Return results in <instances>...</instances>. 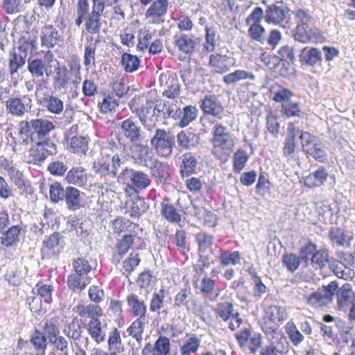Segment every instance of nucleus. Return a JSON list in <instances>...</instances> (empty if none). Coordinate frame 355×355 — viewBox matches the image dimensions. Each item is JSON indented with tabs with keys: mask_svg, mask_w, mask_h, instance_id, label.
Masks as SVG:
<instances>
[{
	"mask_svg": "<svg viewBox=\"0 0 355 355\" xmlns=\"http://www.w3.org/2000/svg\"><path fill=\"white\" fill-rule=\"evenodd\" d=\"M329 267L334 275L340 279L345 280L349 279H352L354 275V272L352 268L345 266L333 257L330 259Z\"/></svg>",
	"mask_w": 355,
	"mask_h": 355,
	"instance_id": "37",
	"label": "nucleus"
},
{
	"mask_svg": "<svg viewBox=\"0 0 355 355\" xmlns=\"http://www.w3.org/2000/svg\"><path fill=\"white\" fill-rule=\"evenodd\" d=\"M70 148L75 153H85L88 150V141L84 137H73Z\"/></svg>",
	"mask_w": 355,
	"mask_h": 355,
	"instance_id": "59",
	"label": "nucleus"
},
{
	"mask_svg": "<svg viewBox=\"0 0 355 355\" xmlns=\"http://www.w3.org/2000/svg\"><path fill=\"white\" fill-rule=\"evenodd\" d=\"M296 27L293 37L297 42L304 44L318 40L321 33L314 25V19L308 10L297 9L293 12Z\"/></svg>",
	"mask_w": 355,
	"mask_h": 355,
	"instance_id": "2",
	"label": "nucleus"
},
{
	"mask_svg": "<svg viewBox=\"0 0 355 355\" xmlns=\"http://www.w3.org/2000/svg\"><path fill=\"white\" fill-rule=\"evenodd\" d=\"M182 157L180 173L182 177H188L195 173L198 165V160L191 153L183 154Z\"/></svg>",
	"mask_w": 355,
	"mask_h": 355,
	"instance_id": "34",
	"label": "nucleus"
},
{
	"mask_svg": "<svg viewBox=\"0 0 355 355\" xmlns=\"http://www.w3.org/2000/svg\"><path fill=\"white\" fill-rule=\"evenodd\" d=\"M66 188L64 189L60 182H56L51 184L49 188V195L52 202H58L64 200Z\"/></svg>",
	"mask_w": 355,
	"mask_h": 355,
	"instance_id": "55",
	"label": "nucleus"
},
{
	"mask_svg": "<svg viewBox=\"0 0 355 355\" xmlns=\"http://www.w3.org/2000/svg\"><path fill=\"white\" fill-rule=\"evenodd\" d=\"M135 235L132 234H125L121 239L118 240L115 246L114 259L117 262L120 261L121 256L125 254L132 247L134 242Z\"/></svg>",
	"mask_w": 355,
	"mask_h": 355,
	"instance_id": "33",
	"label": "nucleus"
},
{
	"mask_svg": "<svg viewBox=\"0 0 355 355\" xmlns=\"http://www.w3.org/2000/svg\"><path fill=\"white\" fill-rule=\"evenodd\" d=\"M146 166L150 168L151 175L157 184H164L168 178V166L157 158L150 159V163L146 164Z\"/></svg>",
	"mask_w": 355,
	"mask_h": 355,
	"instance_id": "18",
	"label": "nucleus"
},
{
	"mask_svg": "<svg viewBox=\"0 0 355 355\" xmlns=\"http://www.w3.org/2000/svg\"><path fill=\"white\" fill-rule=\"evenodd\" d=\"M90 283L89 276H82L75 272L68 277L69 288L75 293H80Z\"/></svg>",
	"mask_w": 355,
	"mask_h": 355,
	"instance_id": "36",
	"label": "nucleus"
},
{
	"mask_svg": "<svg viewBox=\"0 0 355 355\" xmlns=\"http://www.w3.org/2000/svg\"><path fill=\"white\" fill-rule=\"evenodd\" d=\"M174 40L179 51L186 54H191L193 53L199 43L197 38L186 34L175 35Z\"/></svg>",
	"mask_w": 355,
	"mask_h": 355,
	"instance_id": "20",
	"label": "nucleus"
},
{
	"mask_svg": "<svg viewBox=\"0 0 355 355\" xmlns=\"http://www.w3.org/2000/svg\"><path fill=\"white\" fill-rule=\"evenodd\" d=\"M88 331L91 337L98 344L105 340V334L103 333L101 322L98 319L90 320L89 322Z\"/></svg>",
	"mask_w": 355,
	"mask_h": 355,
	"instance_id": "48",
	"label": "nucleus"
},
{
	"mask_svg": "<svg viewBox=\"0 0 355 355\" xmlns=\"http://www.w3.org/2000/svg\"><path fill=\"white\" fill-rule=\"evenodd\" d=\"M287 315L285 307L277 305H270L265 309L263 316L273 321H277L279 323L284 321L287 318Z\"/></svg>",
	"mask_w": 355,
	"mask_h": 355,
	"instance_id": "40",
	"label": "nucleus"
},
{
	"mask_svg": "<svg viewBox=\"0 0 355 355\" xmlns=\"http://www.w3.org/2000/svg\"><path fill=\"white\" fill-rule=\"evenodd\" d=\"M21 227L17 225L10 227L1 237L2 245L6 247L15 245L19 241V236L21 233Z\"/></svg>",
	"mask_w": 355,
	"mask_h": 355,
	"instance_id": "39",
	"label": "nucleus"
},
{
	"mask_svg": "<svg viewBox=\"0 0 355 355\" xmlns=\"http://www.w3.org/2000/svg\"><path fill=\"white\" fill-rule=\"evenodd\" d=\"M32 100L27 96L22 98L12 97L6 101V107L8 112L14 116L22 117L27 112L25 102H31Z\"/></svg>",
	"mask_w": 355,
	"mask_h": 355,
	"instance_id": "15",
	"label": "nucleus"
},
{
	"mask_svg": "<svg viewBox=\"0 0 355 355\" xmlns=\"http://www.w3.org/2000/svg\"><path fill=\"white\" fill-rule=\"evenodd\" d=\"M108 348L110 352L121 353L124 351V345L122 343L119 331L116 328H114L110 333L108 336Z\"/></svg>",
	"mask_w": 355,
	"mask_h": 355,
	"instance_id": "42",
	"label": "nucleus"
},
{
	"mask_svg": "<svg viewBox=\"0 0 355 355\" xmlns=\"http://www.w3.org/2000/svg\"><path fill=\"white\" fill-rule=\"evenodd\" d=\"M322 60V53L316 48L306 46L300 50V61L304 64L313 66Z\"/></svg>",
	"mask_w": 355,
	"mask_h": 355,
	"instance_id": "28",
	"label": "nucleus"
},
{
	"mask_svg": "<svg viewBox=\"0 0 355 355\" xmlns=\"http://www.w3.org/2000/svg\"><path fill=\"white\" fill-rule=\"evenodd\" d=\"M121 64L126 72L132 73L139 69L140 60L136 55L124 53L121 56Z\"/></svg>",
	"mask_w": 355,
	"mask_h": 355,
	"instance_id": "49",
	"label": "nucleus"
},
{
	"mask_svg": "<svg viewBox=\"0 0 355 355\" xmlns=\"http://www.w3.org/2000/svg\"><path fill=\"white\" fill-rule=\"evenodd\" d=\"M74 272L82 276H89L92 268L89 261L84 258H78L73 261Z\"/></svg>",
	"mask_w": 355,
	"mask_h": 355,
	"instance_id": "57",
	"label": "nucleus"
},
{
	"mask_svg": "<svg viewBox=\"0 0 355 355\" xmlns=\"http://www.w3.org/2000/svg\"><path fill=\"white\" fill-rule=\"evenodd\" d=\"M201 108L206 114L221 119L223 106L216 95H206L202 101Z\"/></svg>",
	"mask_w": 355,
	"mask_h": 355,
	"instance_id": "16",
	"label": "nucleus"
},
{
	"mask_svg": "<svg viewBox=\"0 0 355 355\" xmlns=\"http://www.w3.org/2000/svg\"><path fill=\"white\" fill-rule=\"evenodd\" d=\"M146 206L144 198L137 197L130 202V215L131 217H139L146 210Z\"/></svg>",
	"mask_w": 355,
	"mask_h": 355,
	"instance_id": "58",
	"label": "nucleus"
},
{
	"mask_svg": "<svg viewBox=\"0 0 355 355\" xmlns=\"http://www.w3.org/2000/svg\"><path fill=\"white\" fill-rule=\"evenodd\" d=\"M177 142L178 146L183 149H191L199 144L200 137L198 135L189 131L182 130L177 136Z\"/></svg>",
	"mask_w": 355,
	"mask_h": 355,
	"instance_id": "26",
	"label": "nucleus"
},
{
	"mask_svg": "<svg viewBox=\"0 0 355 355\" xmlns=\"http://www.w3.org/2000/svg\"><path fill=\"white\" fill-rule=\"evenodd\" d=\"M51 64H46L42 59H33L28 60V70L33 78V80L43 78L44 75L49 77L52 73Z\"/></svg>",
	"mask_w": 355,
	"mask_h": 355,
	"instance_id": "14",
	"label": "nucleus"
},
{
	"mask_svg": "<svg viewBox=\"0 0 355 355\" xmlns=\"http://www.w3.org/2000/svg\"><path fill=\"white\" fill-rule=\"evenodd\" d=\"M336 295L337 304L340 309L346 308L353 303L354 293L349 284H345L338 288V282L332 281L329 284L318 288L306 299L307 303L315 307H322L330 304Z\"/></svg>",
	"mask_w": 355,
	"mask_h": 355,
	"instance_id": "1",
	"label": "nucleus"
},
{
	"mask_svg": "<svg viewBox=\"0 0 355 355\" xmlns=\"http://www.w3.org/2000/svg\"><path fill=\"white\" fill-rule=\"evenodd\" d=\"M22 0H3L2 8L8 15H16L21 12Z\"/></svg>",
	"mask_w": 355,
	"mask_h": 355,
	"instance_id": "64",
	"label": "nucleus"
},
{
	"mask_svg": "<svg viewBox=\"0 0 355 355\" xmlns=\"http://www.w3.org/2000/svg\"><path fill=\"white\" fill-rule=\"evenodd\" d=\"M302 259L293 253L284 254L282 257V263L291 272L295 271L300 266Z\"/></svg>",
	"mask_w": 355,
	"mask_h": 355,
	"instance_id": "61",
	"label": "nucleus"
},
{
	"mask_svg": "<svg viewBox=\"0 0 355 355\" xmlns=\"http://www.w3.org/2000/svg\"><path fill=\"white\" fill-rule=\"evenodd\" d=\"M87 174L82 166H76L70 169L66 177L65 180L69 184L85 187L87 183Z\"/></svg>",
	"mask_w": 355,
	"mask_h": 355,
	"instance_id": "21",
	"label": "nucleus"
},
{
	"mask_svg": "<svg viewBox=\"0 0 355 355\" xmlns=\"http://www.w3.org/2000/svg\"><path fill=\"white\" fill-rule=\"evenodd\" d=\"M235 337L242 348H248L252 354H256L262 345V336L250 329H244L236 334Z\"/></svg>",
	"mask_w": 355,
	"mask_h": 355,
	"instance_id": "10",
	"label": "nucleus"
},
{
	"mask_svg": "<svg viewBox=\"0 0 355 355\" xmlns=\"http://www.w3.org/2000/svg\"><path fill=\"white\" fill-rule=\"evenodd\" d=\"M265 6V21L268 24L274 25L281 24L291 19L290 10L286 4L282 1L275 3L266 4L263 1Z\"/></svg>",
	"mask_w": 355,
	"mask_h": 355,
	"instance_id": "6",
	"label": "nucleus"
},
{
	"mask_svg": "<svg viewBox=\"0 0 355 355\" xmlns=\"http://www.w3.org/2000/svg\"><path fill=\"white\" fill-rule=\"evenodd\" d=\"M6 169L11 180L22 193H31V187L30 184L24 180L23 173L21 171L13 166H8Z\"/></svg>",
	"mask_w": 355,
	"mask_h": 355,
	"instance_id": "27",
	"label": "nucleus"
},
{
	"mask_svg": "<svg viewBox=\"0 0 355 355\" xmlns=\"http://www.w3.org/2000/svg\"><path fill=\"white\" fill-rule=\"evenodd\" d=\"M58 71H56V75L54 78V87L57 89H63L69 81V71L67 68L63 67L62 69L58 68Z\"/></svg>",
	"mask_w": 355,
	"mask_h": 355,
	"instance_id": "62",
	"label": "nucleus"
},
{
	"mask_svg": "<svg viewBox=\"0 0 355 355\" xmlns=\"http://www.w3.org/2000/svg\"><path fill=\"white\" fill-rule=\"evenodd\" d=\"M170 340L167 337L160 336L153 349V355H169Z\"/></svg>",
	"mask_w": 355,
	"mask_h": 355,
	"instance_id": "56",
	"label": "nucleus"
},
{
	"mask_svg": "<svg viewBox=\"0 0 355 355\" xmlns=\"http://www.w3.org/2000/svg\"><path fill=\"white\" fill-rule=\"evenodd\" d=\"M150 145L158 156L168 157L175 146V136L171 131L156 128L150 139Z\"/></svg>",
	"mask_w": 355,
	"mask_h": 355,
	"instance_id": "4",
	"label": "nucleus"
},
{
	"mask_svg": "<svg viewBox=\"0 0 355 355\" xmlns=\"http://www.w3.org/2000/svg\"><path fill=\"white\" fill-rule=\"evenodd\" d=\"M64 200L68 209L71 211L79 209L83 202L80 190L73 186H67Z\"/></svg>",
	"mask_w": 355,
	"mask_h": 355,
	"instance_id": "23",
	"label": "nucleus"
},
{
	"mask_svg": "<svg viewBox=\"0 0 355 355\" xmlns=\"http://www.w3.org/2000/svg\"><path fill=\"white\" fill-rule=\"evenodd\" d=\"M255 76L250 71L237 69L223 76V82L228 85H235L239 81L245 80H254Z\"/></svg>",
	"mask_w": 355,
	"mask_h": 355,
	"instance_id": "35",
	"label": "nucleus"
},
{
	"mask_svg": "<svg viewBox=\"0 0 355 355\" xmlns=\"http://www.w3.org/2000/svg\"><path fill=\"white\" fill-rule=\"evenodd\" d=\"M152 109L153 105L150 103H146L140 108H137L135 110L141 123L148 131H152L156 126V123L152 121L150 117H149L151 112H153V110H152Z\"/></svg>",
	"mask_w": 355,
	"mask_h": 355,
	"instance_id": "31",
	"label": "nucleus"
},
{
	"mask_svg": "<svg viewBox=\"0 0 355 355\" xmlns=\"http://www.w3.org/2000/svg\"><path fill=\"white\" fill-rule=\"evenodd\" d=\"M54 128L51 121L43 118L21 121L19 123V133L21 135H25L26 137L23 139L21 144L28 145L34 134H36L40 139H45Z\"/></svg>",
	"mask_w": 355,
	"mask_h": 355,
	"instance_id": "3",
	"label": "nucleus"
},
{
	"mask_svg": "<svg viewBox=\"0 0 355 355\" xmlns=\"http://www.w3.org/2000/svg\"><path fill=\"white\" fill-rule=\"evenodd\" d=\"M30 342L36 351L41 352L42 354H44L48 345L47 338L44 334L35 329L31 336Z\"/></svg>",
	"mask_w": 355,
	"mask_h": 355,
	"instance_id": "50",
	"label": "nucleus"
},
{
	"mask_svg": "<svg viewBox=\"0 0 355 355\" xmlns=\"http://www.w3.org/2000/svg\"><path fill=\"white\" fill-rule=\"evenodd\" d=\"M230 58L225 55L219 53L211 55L209 65L213 67L211 73L223 74L228 71L230 69Z\"/></svg>",
	"mask_w": 355,
	"mask_h": 355,
	"instance_id": "24",
	"label": "nucleus"
},
{
	"mask_svg": "<svg viewBox=\"0 0 355 355\" xmlns=\"http://www.w3.org/2000/svg\"><path fill=\"white\" fill-rule=\"evenodd\" d=\"M221 264L223 266L236 265L241 261L240 253L238 251L229 252L224 251L218 257Z\"/></svg>",
	"mask_w": 355,
	"mask_h": 355,
	"instance_id": "60",
	"label": "nucleus"
},
{
	"mask_svg": "<svg viewBox=\"0 0 355 355\" xmlns=\"http://www.w3.org/2000/svg\"><path fill=\"white\" fill-rule=\"evenodd\" d=\"M105 8L92 5V11L87 1V14L85 18V29L91 34H98L102 26L101 17Z\"/></svg>",
	"mask_w": 355,
	"mask_h": 355,
	"instance_id": "12",
	"label": "nucleus"
},
{
	"mask_svg": "<svg viewBox=\"0 0 355 355\" xmlns=\"http://www.w3.org/2000/svg\"><path fill=\"white\" fill-rule=\"evenodd\" d=\"M215 311L224 321H227L235 314L234 305L229 302L218 303L216 305Z\"/></svg>",
	"mask_w": 355,
	"mask_h": 355,
	"instance_id": "53",
	"label": "nucleus"
},
{
	"mask_svg": "<svg viewBox=\"0 0 355 355\" xmlns=\"http://www.w3.org/2000/svg\"><path fill=\"white\" fill-rule=\"evenodd\" d=\"M76 313L82 318H89L91 320H97L102 315V310L98 305L89 304L84 306L78 304L75 307Z\"/></svg>",
	"mask_w": 355,
	"mask_h": 355,
	"instance_id": "38",
	"label": "nucleus"
},
{
	"mask_svg": "<svg viewBox=\"0 0 355 355\" xmlns=\"http://www.w3.org/2000/svg\"><path fill=\"white\" fill-rule=\"evenodd\" d=\"M153 109V114L163 119L179 117L178 115L179 108L176 104L177 101L170 99L168 101L157 100Z\"/></svg>",
	"mask_w": 355,
	"mask_h": 355,
	"instance_id": "13",
	"label": "nucleus"
},
{
	"mask_svg": "<svg viewBox=\"0 0 355 355\" xmlns=\"http://www.w3.org/2000/svg\"><path fill=\"white\" fill-rule=\"evenodd\" d=\"M161 214L170 223H178L181 220L180 215L171 204L162 202L161 204Z\"/></svg>",
	"mask_w": 355,
	"mask_h": 355,
	"instance_id": "51",
	"label": "nucleus"
},
{
	"mask_svg": "<svg viewBox=\"0 0 355 355\" xmlns=\"http://www.w3.org/2000/svg\"><path fill=\"white\" fill-rule=\"evenodd\" d=\"M180 92V85L177 79L174 78H167L163 95L170 99L175 100V98L178 96Z\"/></svg>",
	"mask_w": 355,
	"mask_h": 355,
	"instance_id": "54",
	"label": "nucleus"
},
{
	"mask_svg": "<svg viewBox=\"0 0 355 355\" xmlns=\"http://www.w3.org/2000/svg\"><path fill=\"white\" fill-rule=\"evenodd\" d=\"M168 6V0L155 1L146 10L145 16L146 18H152L153 19H159L166 14Z\"/></svg>",
	"mask_w": 355,
	"mask_h": 355,
	"instance_id": "29",
	"label": "nucleus"
},
{
	"mask_svg": "<svg viewBox=\"0 0 355 355\" xmlns=\"http://www.w3.org/2000/svg\"><path fill=\"white\" fill-rule=\"evenodd\" d=\"M63 333L69 341H73L76 347L83 345L85 349L89 348V338L83 335V328L77 318L74 317L70 322L64 326Z\"/></svg>",
	"mask_w": 355,
	"mask_h": 355,
	"instance_id": "8",
	"label": "nucleus"
},
{
	"mask_svg": "<svg viewBox=\"0 0 355 355\" xmlns=\"http://www.w3.org/2000/svg\"><path fill=\"white\" fill-rule=\"evenodd\" d=\"M26 63V56L13 51L10 54L8 69L11 80L14 85L17 83L18 70Z\"/></svg>",
	"mask_w": 355,
	"mask_h": 355,
	"instance_id": "25",
	"label": "nucleus"
},
{
	"mask_svg": "<svg viewBox=\"0 0 355 355\" xmlns=\"http://www.w3.org/2000/svg\"><path fill=\"white\" fill-rule=\"evenodd\" d=\"M328 173L323 167L319 168L315 172L309 174L304 179V185L308 188L320 187L326 182Z\"/></svg>",
	"mask_w": 355,
	"mask_h": 355,
	"instance_id": "30",
	"label": "nucleus"
},
{
	"mask_svg": "<svg viewBox=\"0 0 355 355\" xmlns=\"http://www.w3.org/2000/svg\"><path fill=\"white\" fill-rule=\"evenodd\" d=\"M285 330L295 346L299 345L304 340V336L299 331L294 322H288L286 324Z\"/></svg>",
	"mask_w": 355,
	"mask_h": 355,
	"instance_id": "52",
	"label": "nucleus"
},
{
	"mask_svg": "<svg viewBox=\"0 0 355 355\" xmlns=\"http://www.w3.org/2000/svg\"><path fill=\"white\" fill-rule=\"evenodd\" d=\"M201 343V340L196 336L188 337L180 347V352L181 355H189L196 353Z\"/></svg>",
	"mask_w": 355,
	"mask_h": 355,
	"instance_id": "45",
	"label": "nucleus"
},
{
	"mask_svg": "<svg viewBox=\"0 0 355 355\" xmlns=\"http://www.w3.org/2000/svg\"><path fill=\"white\" fill-rule=\"evenodd\" d=\"M196 241L198 243L199 253H205L209 249L214 253L212 248L214 244V236L205 232H200L196 234Z\"/></svg>",
	"mask_w": 355,
	"mask_h": 355,
	"instance_id": "43",
	"label": "nucleus"
},
{
	"mask_svg": "<svg viewBox=\"0 0 355 355\" xmlns=\"http://www.w3.org/2000/svg\"><path fill=\"white\" fill-rule=\"evenodd\" d=\"M128 333L133 338L135 339L137 343L132 345L137 349H139L141 346L142 334L144 331L143 323L139 319L134 321L127 329Z\"/></svg>",
	"mask_w": 355,
	"mask_h": 355,
	"instance_id": "46",
	"label": "nucleus"
},
{
	"mask_svg": "<svg viewBox=\"0 0 355 355\" xmlns=\"http://www.w3.org/2000/svg\"><path fill=\"white\" fill-rule=\"evenodd\" d=\"M249 26L248 34L251 38L261 44H263L265 41V28L259 23H257V24H250Z\"/></svg>",
	"mask_w": 355,
	"mask_h": 355,
	"instance_id": "63",
	"label": "nucleus"
},
{
	"mask_svg": "<svg viewBox=\"0 0 355 355\" xmlns=\"http://www.w3.org/2000/svg\"><path fill=\"white\" fill-rule=\"evenodd\" d=\"M134 143L130 147V150L141 164L146 166V164L150 163V159H155L152 149L148 145Z\"/></svg>",
	"mask_w": 355,
	"mask_h": 355,
	"instance_id": "22",
	"label": "nucleus"
},
{
	"mask_svg": "<svg viewBox=\"0 0 355 355\" xmlns=\"http://www.w3.org/2000/svg\"><path fill=\"white\" fill-rule=\"evenodd\" d=\"M303 150L315 160L324 162L327 160V153L320 140L309 132H302L300 137Z\"/></svg>",
	"mask_w": 355,
	"mask_h": 355,
	"instance_id": "5",
	"label": "nucleus"
},
{
	"mask_svg": "<svg viewBox=\"0 0 355 355\" xmlns=\"http://www.w3.org/2000/svg\"><path fill=\"white\" fill-rule=\"evenodd\" d=\"M198 112V109L191 105L185 106L182 111L179 109L178 113V115L179 116L178 118L180 119L178 123L179 126L181 128L187 126L191 121L196 119Z\"/></svg>",
	"mask_w": 355,
	"mask_h": 355,
	"instance_id": "41",
	"label": "nucleus"
},
{
	"mask_svg": "<svg viewBox=\"0 0 355 355\" xmlns=\"http://www.w3.org/2000/svg\"><path fill=\"white\" fill-rule=\"evenodd\" d=\"M261 328L267 339L272 345H281L284 347V345L288 344L286 338L280 329L279 324L277 321H273L263 316L261 321Z\"/></svg>",
	"mask_w": 355,
	"mask_h": 355,
	"instance_id": "7",
	"label": "nucleus"
},
{
	"mask_svg": "<svg viewBox=\"0 0 355 355\" xmlns=\"http://www.w3.org/2000/svg\"><path fill=\"white\" fill-rule=\"evenodd\" d=\"M61 33L52 25L44 26L41 31L42 46L48 49L55 47L60 40Z\"/></svg>",
	"mask_w": 355,
	"mask_h": 355,
	"instance_id": "17",
	"label": "nucleus"
},
{
	"mask_svg": "<svg viewBox=\"0 0 355 355\" xmlns=\"http://www.w3.org/2000/svg\"><path fill=\"white\" fill-rule=\"evenodd\" d=\"M211 143L214 148L223 150H231L234 146V139L227 128L221 123H216L212 129Z\"/></svg>",
	"mask_w": 355,
	"mask_h": 355,
	"instance_id": "9",
	"label": "nucleus"
},
{
	"mask_svg": "<svg viewBox=\"0 0 355 355\" xmlns=\"http://www.w3.org/2000/svg\"><path fill=\"white\" fill-rule=\"evenodd\" d=\"M127 302L131 313L137 317L144 318L146 312V306L143 300L136 294H130L127 297Z\"/></svg>",
	"mask_w": 355,
	"mask_h": 355,
	"instance_id": "32",
	"label": "nucleus"
},
{
	"mask_svg": "<svg viewBox=\"0 0 355 355\" xmlns=\"http://www.w3.org/2000/svg\"><path fill=\"white\" fill-rule=\"evenodd\" d=\"M119 178L128 181L139 190L146 189L151 183V180L148 174L142 171L133 168H125L122 171Z\"/></svg>",
	"mask_w": 355,
	"mask_h": 355,
	"instance_id": "11",
	"label": "nucleus"
},
{
	"mask_svg": "<svg viewBox=\"0 0 355 355\" xmlns=\"http://www.w3.org/2000/svg\"><path fill=\"white\" fill-rule=\"evenodd\" d=\"M49 343L53 347L51 352H60L63 355H68L69 340L67 337L59 334L53 338H50Z\"/></svg>",
	"mask_w": 355,
	"mask_h": 355,
	"instance_id": "47",
	"label": "nucleus"
},
{
	"mask_svg": "<svg viewBox=\"0 0 355 355\" xmlns=\"http://www.w3.org/2000/svg\"><path fill=\"white\" fill-rule=\"evenodd\" d=\"M122 134L131 142H137L141 137V130L132 118L122 121L121 124Z\"/></svg>",
	"mask_w": 355,
	"mask_h": 355,
	"instance_id": "19",
	"label": "nucleus"
},
{
	"mask_svg": "<svg viewBox=\"0 0 355 355\" xmlns=\"http://www.w3.org/2000/svg\"><path fill=\"white\" fill-rule=\"evenodd\" d=\"M331 258L327 249H320L311 257V265L316 270L322 269L327 264L329 265Z\"/></svg>",
	"mask_w": 355,
	"mask_h": 355,
	"instance_id": "44",
	"label": "nucleus"
}]
</instances>
